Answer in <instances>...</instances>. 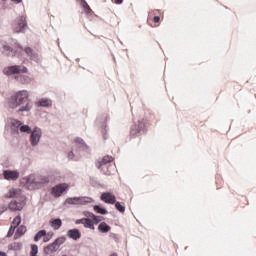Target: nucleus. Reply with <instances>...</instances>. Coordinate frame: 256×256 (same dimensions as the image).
Listing matches in <instances>:
<instances>
[{"label": "nucleus", "mask_w": 256, "mask_h": 256, "mask_svg": "<svg viewBox=\"0 0 256 256\" xmlns=\"http://www.w3.org/2000/svg\"><path fill=\"white\" fill-rule=\"evenodd\" d=\"M73 157H74L73 151L69 152L68 159H73Z\"/></svg>", "instance_id": "obj_37"}, {"label": "nucleus", "mask_w": 256, "mask_h": 256, "mask_svg": "<svg viewBox=\"0 0 256 256\" xmlns=\"http://www.w3.org/2000/svg\"><path fill=\"white\" fill-rule=\"evenodd\" d=\"M0 256H7V253H5V252H0Z\"/></svg>", "instance_id": "obj_39"}, {"label": "nucleus", "mask_w": 256, "mask_h": 256, "mask_svg": "<svg viewBox=\"0 0 256 256\" xmlns=\"http://www.w3.org/2000/svg\"><path fill=\"white\" fill-rule=\"evenodd\" d=\"M110 256H117V253H113V254H111Z\"/></svg>", "instance_id": "obj_41"}, {"label": "nucleus", "mask_w": 256, "mask_h": 256, "mask_svg": "<svg viewBox=\"0 0 256 256\" xmlns=\"http://www.w3.org/2000/svg\"><path fill=\"white\" fill-rule=\"evenodd\" d=\"M21 224V216H16L11 224V227H14L15 229H17V227H19V225Z\"/></svg>", "instance_id": "obj_28"}, {"label": "nucleus", "mask_w": 256, "mask_h": 256, "mask_svg": "<svg viewBox=\"0 0 256 256\" xmlns=\"http://www.w3.org/2000/svg\"><path fill=\"white\" fill-rule=\"evenodd\" d=\"M10 211H21L23 207H25V199L24 200H12L8 205Z\"/></svg>", "instance_id": "obj_11"}, {"label": "nucleus", "mask_w": 256, "mask_h": 256, "mask_svg": "<svg viewBox=\"0 0 256 256\" xmlns=\"http://www.w3.org/2000/svg\"><path fill=\"white\" fill-rule=\"evenodd\" d=\"M153 21H154V23H159V21H161V17L155 16V17L153 18Z\"/></svg>", "instance_id": "obj_36"}, {"label": "nucleus", "mask_w": 256, "mask_h": 256, "mask_svg": "<svg viewBox=\"0 0 256 256\" xmlns=\"http://www.w3.org/2000/svg\"><path fill=\"white\" fill-rule=\"evenodd\" d=\"M38 253H39V247L36 244H32L30 256H37Z\"/></svg>", "instance_id": "obj_30"}, {"label": "nucleus", "mask_w": 256, "mask_h": 256, "mask_svg": "<svg viewBox=\"0 0 256 256\" xmlns=\"http://www.w3.org/2000/svg\"><path fill=\"white\" fill-rule=\"evenodd\" d=\"M2 1H6V0H2Z\"/></svg>", "instance_id": "obj_43"}, {"label": "nucleus", "mask_w": 256, "mask_h": 256, "mask_svg": "<svg viewBox=\"0 0 256 256\" xmlns=\"http://www.w3.org/2000/svg\"><path fill=\"white\" fill-rule=\"evenodd\" d=\"M94 211L96 213H99L100 215H107L108 211L105 208H102L101 206L95 205L94 206Z\"/></svg>", "instance_id": "obj_27"}, {"label": "nucleus", "mask_w": 256, "mask_h": 256, "mask_svg": "<svg viewBox=\"0 0 256 256\" xmlns=\"http://www.w3.org/2000/svg\"><path fill=\"white\" fill-rule=\"evenodd\" d=\"M51 105H52L51 100H49L47 98H42L41 100H39L37 102L38 107H51Z\"/></svg>", "instance_id": "obj_24"}, {"label": "nucleus", "mask_w": 256, "mask_h": 256, "mask_svg": "<svg viewBox=\"0 0 256 256\" xmlns=\"http://www.w3.org/2000/svg\"><path fill=\"white\" fill-rule=\"evenodd\" d=\"M50 225H51L52 229H54V231H57V230L61 229L63 222L59 218L52 219V220H50Z\"/></svg>", "instance_id": "obj_19"}, {"label": "nucleus", "mask_w": 256, "mask_h": 256, "mask_svg": "<svg viewBox=\"0 0 256 256\" xmlns=\"http://www.w3.org/2000/svg\"><path fill=\"white\" fill-rule=\"evenodd\" d=\"M114 3H116V5H121V3H123V0H114Z\"/></svg>", "instance_id": "obj_38"}, {"label": "nucleus", "mask_w": 256, "mask_h": 256, "mask_svg": "<svg viewBox=\"0 0 256 256\" xmlns=\"http://www.w3.org/2000/svg\"><path fill=\"white\" fill-rule=\"evenodd\" d=\"M24 233H27V227L21 225L20 227L17 228L16 233L14 235V239H19V237H22Z\"/></svg>", "instance_id": "obj_22"}, {"label": "nucleus", "mask_w": 256, "mask_h": 256, "mask_svg": "<svg viewBox=\"0 0 256 256\" xmlns=\"http://www.w3.org/2000/svg\"><path fill=\"white\" fill-rule=\"evenodd\" d=\"M98 231H100V233H109V231H111V226L105 222H101L98 226Z\"/></svg>", "instance_id": "obj_21"}, {"label": "nucleus", "mask_w": 256, "mask_h": 256, "mask_svg": "<svg viewBox=\"0 0 256 256\" xmlns=\"http://www.w3.org/2000/svg\"><path fill=\"white\" fill-rule=\"evenodd\" d=\"M101 201H104V203H108L109 205H115L116 203V197L111 192H104L100 196Z\"/></svg>", "instance_id": "obj_13"}, {"label": "nucleus", "mask_w": 256, "mask_h": 256, "mask_svg": "<svg viewBox=\"0 0 256 256\" xmlns=\"http://www.w3.org/2000/svg\"><path fill=\"white\" fill-rule=\"evenodd\" d=\"M14 33H25L27 29V18L25 16L18 17L12 24Z\"/></svg>", "instance_id": "obj_3"}, {"label": "nucleus", "mask_w": 256, "mask_h": 256, "mask_svg": "<svg viewBox=\"0 0 256 256\" xmlns=\"http://www.w3.org/2000/svg\"><path fill=\"white\" fill-rule=\"evenodd\" d=\"M15 79H17L19 83H22V85H25L31 82V78H29V76H24V75L16 76Z\"/></svg>", "instance_id": "obj_25"}, {"label": "nucleus", "mask_w": 256, "mask_h": 256, "mask_svg": "<svg viewBox=\"0 0 256 256\" xmlns=\"http://www.w3.org/2000/svg\"><path fill=\"white\" fill-rule=\"evenodd\" d=\"M84 215L85 217H89L90 219H92L94 225L101 223V221L105 219L103 216H95V214L91 212H84Z\"/></svg>", "instance_id": "obj_16"}, {"label": "nucleus", "mask_w": 256, "mask_h": 256, "mask_svg": "<svg viewBox=\"0 0 256 256\" xmlns=\"http://www.w3.org/2000/svg\"><path fill=\"white\" fill-rule=\"evenodd\" d=\"M21 133H31V127L28 125H23L20 127Z\"/></svg>", "instance_id": "obj_32"}, {"label": "nucleus", "mask_w": 256, "mask_h": 256, "mask_svg": "<svg viewBox=\"0 0 256 256\" xmlns=\"http://www.w3.org/2000/svg\"><path fill=\"white\" fill-rule=\"evenodd\" d=\"M9 107L11 109H17L18 113H23L25 111H31L33 105L31 104V100L29 99V91L20 90L14 93L9 99Z\"/></svg>", "instance_id": "obj_1"}, {"label": "nucleus", "mask_w": 256, "mask_h": 256, "mask_svg": "<svg viewBox=\"0 0 256 256\" xmlns=\"http://www.w3.org/2000/svg\"><path fill=\"white\" fill-rule=\"evenodd\" d=\"M3 53L4 55H7V57L15 56V53H13V49H11V47L7 45L3 46Z\"/></svg>", "instance_id": "obj_26"}, {"label": "nucleus", "mask_w": 256, "mask_h": 256, "mask_svg": "<svg viewBox=\"0 0 256 256\" xmlns=\"http://www.w3.org/2000/svg\"><path fill=\"white\" fill-rule=\"evenodd\" d=\"M67 202L72 205H87V203H93V199L89 197L69 198Z\"/></svg>", "instance_id": "obj_9"}, {"label": "nucleus", "mask_w": 256, "mask_h": 256, "mask_svg": "<svg viewBox=\"0 0 256 256\" xmlns=\"http://www.w3.org/2000/svg\"><path fill=\"white\" fill-rule=\"evenodd\" d=\"M24 52L26 53V55H28L31 61H35L36 63H39V54L33 51L31 47L24 48Z\"/></svg>", "instance_id": "obj_15"}, {"label": "nucleus", "mask_w": 256, "mask_h": 256, "mask_svg": "<svg viewBox=\"0 0 256 256\" xmlns=\"http://www.w3.org/2000/svg\"><path fill=\"white\" fill-rule=\"evenodd\" d=\"M47 235V231L45 230H40L35 236H34V241H39L41 237H45Z\"/></svg>", "instance_id": "obj_29"}, {"label": "nucleus", "mask_w": 256, "mask_h": 256, "mask_svg": "<svg viewBox=\"0 0 256 256\" xmlns=\"http://www.w3.org/2000/svg\"><path fill=\"white\" fill-rule=\"evenodd\" d=\"M104 139H107V137L105 136V134H104Z\"/></svg>", "instance_id": "obj_42"}, {"label": "nucleus", "mask_w": 256, "mask_h": 256, "mask_svg": "<svg viewBox=\"0 0 256 256\" xmlns=\"http://www.w3.org/2000/svg\"><path fill=\"white\" fill-rule=\"evenodd\" d=\"M22 123L21 121L17 120V119H11L10 120V127L12 129V131H18L19 127H21Z\"/></svg>", "instance_id": "obj_23"}, {"label": "nucleus", "mask_w": 256, "mask_h": 256, "mask_svg": "<svg viewBox=\"0 0 256 256\" xmlns=\"http://www.w3.org/2000/svg\"><path fill=\"white\" fill-rule=\"evenodd\" d=\"M6 199H16V200H24L25 196H23L21 189L12 188L5 195Z\"/></svg>", "instance_id": "obj_8"}, {"label": "nucleus", "mask_w": 256, "mask_h": 256, "mask_svg": "<svg viewBox=\"0 0 256 256\" xmlns=\"http://www.w3.org/2000/svg\"><path fill=\"white\" fill-rule=\"evenodd\" d=\"M51 237H53V234H48L47 236L44 237V243H47L50 241Z\"/></svg>", "instance_id": "obj_35"}, {"label": "nucleus", "mask_w": 256, "mask_h": 256, "mask_svg": "<svg viewBox=\"0 0 256 256\" xmlns=\"http://www.w3.org/2000/svg\"><path fill=\"white\" fill-rule=\"evenodd\" d=\"M13 233H15V227L10 226L7 237H13Z\"/></svg>", "instance_id": "obj_34"}, {"label": "nucleus", "mask_w": 256, "mask_h": 256, "mask_svg": "<svg viewBox=\"0 0 256 256\" xmlns=\"http://www.w3.org/2000/svg\"><path fill=\"white\" fill-rule=\"evenodd\" d=\"M15 1L16 3H21L23 0H12Z\"/></svg>", "instance_id": "obj_40"}, {"label": "nucleus", "mask_w": 256, "mask_h": 256, "mask_svg": "<svg viewBox=\"0 0 256 256\" xmlns=\"http://www.w3.org/2000/svg\"><path fill=\"white\" fill-rule=\"evenodd\" d=\"M145 129V123L138 121V126H135V129L131 130V135H139Z\"/></svg>", "instance_id": "obj_18"}, {"label": "nucleus", "mask_w": 256, "mask_h": 256, "mask_svg": "<svg viewBox=\"0 0 256 256\" xmlns=\"http://www.w3.org/2000/svg\"><path fill=\"white\" fill-rule=\"evenodd\" d=\"M41 129L39 128H35L30 136V141H31V145L35 146V145H39V141H41Z\"/></svg>", "instance_id": "obj_12"}, {"label": "nucleus", "mask_w": 256, "mask_h": 256, "mask_svg": "<svg viewBox=\"0 0 256 256\" xmlns=\"http://www.w3.org/2000/svg\"><path fill=\"white\" fill-rule=\"evenodd\" d=\"M84 9H86V13H91L93 10H91V7H89V4H87V2L84 1L83 4Z\"/></svg>", "instance_id": "obj_33"}, {"label": "nucleus", "mask_w": 256, "mask_h": 256, "mask_svg": "<svg viewBox=\"0 0 256 256\" xmlns=\"http://www.w3.org/2000/svg\"><path fill=\"white\" fill-rule=\"evenodd\" d=\"M76 225H84L86 229H91L92 231H95V224L92 220V218H82L75 221Z\"/></svg>", "instance_id": "obj_10"}, {"label": "nucleus", "mask_w": 256, "mask_h": 256, "mask_svg": "<svg viewBox=\"0 0 256 256\" xmlns=\"http://www.w3.org/2000/svg\"><path fill=\"white\" fill-rule=\"evenodd\" d=\"M115 208L120 213H125V205L121 204L120 202H115Z\"/></svg>", "instance_id": "obj_31"}, {"label": "nucleus", "mask_w": 256, "mask_h": 256, "mask_svg": "<svg viewBox=\"0 0 256 256\" xmlns=\"http://www.w3.org/2000/svg\"><path fill=\"white\" fill-rule=\"evenodd\" d=\"M45 183H49V178L45 176H40L36 178L30 176L27 182L28 186L31 187L32 189H35L40 185H45Z\"/></svg>", "instance_id": "obj_6"}, {"label": "nucleus", "mask_w": 256, "mask_h": 256, "mask_svg": "<svg viewBox=\"0 0 256 256\" xmlns=\"http://www.w3.org/2000/svg\"><path fill=\"white\" fill-rule=\"evenodd\" d=\"M67 189H69V184L61 183V184L54 186L51 190V193H52L53 197H61V195H63V193H65V191H67Z\"/></svg>", "instance_id": "obj_7"}, {"label": "nucleus", "mask_w": 256, "mask_h": 256, "mask_svg": "<svg viewBox=\"0 0 256 256\" xmlns=\"http://www.w3.org/2000/svg\"><path fill=\"white\" fill-rule=\"evenodd\" d=\"M66 239L65 237L57 238L52 244H49L44 248V253L46 255H52V253H55L63 243H65Z\"/></svg>", "instance_id": "obj_4"}, {"label": "nucleus", "mask_w": 256, "mask_h": 256, "mask_svg": "<svg viewBox=\"0 0 256 256\" xmlns=\"http://www.w3.org/2000/svg\"><path fill=\"white\" fill-rule=\"evenodd\" d=\"M67 236L70 239H74V241H77V239H81V232L77 229H71V230H68Z\"/></svg>", "instance_id": "obj_17"}, {"label": "nucleus", "mask_w": 256, "mask_h": 256, "mask_svg": "<svg viewBox=\"0 0 256 256\" xmlns=\"http://www.w3.org/2000/svg\"><path fill=\"white\" fill-rule=\"evenodd\" d=\"M29 69L23 65H14L4 68V75H19V73H28Z\"/></svg>", "instance_id": "obj_5"}, {"label": "nucleus", "mask_w": 256, "mask_h": 256, "mask_svg": "<svg viewBox=\"0 0 256 256\" xmlns=\"http://www.w3.org/2000/svg\"><path fill=\"white\" fill-rule=\"evenodd\" d=\"M3 175L7 181H17L19 179V172L17 171L6 170Z\"/></svg>", "instance_id": "obj_14"}, {"label": "nucleus", "mask_w": 256, "mask_h": 256, "mask_svg": "<svg viewBox=\"0 0 256 256\" xmlns=\"http://www.w3.org/2000/svg\"><path fill=\"white\" fill-rule=\"evenodd\" d=\"M111 163H113L112 156L106 155L101 160L96 162V167L97 169H101L104 175H113V172L115 171V165Z\"/></svg>", "instance_id": "obj_2"}, {"label": "nucleus", "mask_w": 256, "mask_h": 256, "mask_svg": "<svg viewBox=\"0 0 256 256\" xmlns=\"http://www.w3.org/2000/svg\"><path fill=\"white\" fill-rule=\"evenodd\" d=\"M10 251H21L23 249V244L21 242H13L8 246Z\"/></svg>", "instance_id": "obj_20"}]
</instances>
